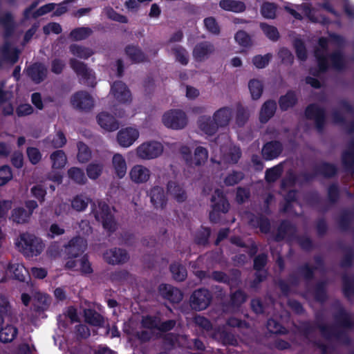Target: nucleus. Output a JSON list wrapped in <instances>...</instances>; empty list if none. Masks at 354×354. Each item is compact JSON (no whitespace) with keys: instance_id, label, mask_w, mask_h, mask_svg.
Here are the masks:
<instances>
[{"instance_id":"7c9ffc66","label":"nucleus","mask_w":354,"mask_h":354,"mask_svg":"<svg viewBox=\"0 0 354 354\" xmlns=\"http://www.w3.org/2000/svg\"><path fill=\"white\" fill-rule=\"evenodd\" d=\"M30 216V212H28L22 207H19L13 210L12 218L13 221L17 223H24L28 221Z\"/></svg>"},{"instance_id":"4be33fe9","label":"nucleus","mask_w":354,"mask_h":354,"mask_svg":"<svg viewBox=\"0 0 354 354\" xmlns=\"http://www.w3.org/2000/svg\"><path fill=\"white\" fill-rule=\"evenodd\" d=\"M142 324L149 328H158L161 330H168L174 327L175 322L170 320L160 324L156 319L147 317L143 319Z\"/></svg>"},{"instance_id":"69168bd1","label":"nucleus","mask_w":354,"mask_h":354,"mask_svg":"<svg viewBox=\"0 0 354 354\" xmlns=\"http://www.w3.org/2000/svg\"><path fill=\"white\" fill-rule=\"evenodd\" d=\"M61 30V26L57 23H50L44 27V32L47 35L50 33L58 34Z\"/></svg>"},{"instance_id":"7ed1b4c3","label":"nucleus","mask_w":354,"mask_h":354,"mask_svg":"<svg viewBox=\"0 0 354 354\" xmlns=\"http://www.w3.org/2000/svg\"><path fill=\"white\" fill-rule=\"evenodd\" d=\"M164 147L157 141H147L140 144L136 149V156L143 160L155 159L162 155Z\"/></svg>"},{"instance_id":"a18cd8bd","label":"nucleus","mask_w":354,"mask_h":354,"mask_svg":"<svg viewBox=\"0 0 354 354\" xmlns=\"http://www.w3.org/2000/svg\"><path fill=\"white\" fill-rule=\"evenodd\" d=\"M78 154L77 158L80 162H84L89 160L91 157V152L88 148L83 143L80 142L77 145Z\"/></svg>"},{"instance_id":"a878e982","label":"nucleus","mask_w":354,"mask_h":354,"mask_svg":"<svg viewBox=\"0 0 354 354\" xmlns=\"http://www.w3.org/2000/svg\"><path fill=\"white\" fill-rule=\"evenodd\" d=\"M52 161V167L54 170L60 169L64 167L67 162V159L63 151L58 150L50 155Z\"/></svg>"},{"instance_id":"5fc2aeb1","label":"nucleus","mask_w":354,"mask_h":354,"mask_svg":"<svg viewBox=\"0 0 354 354\" xmlns=\"http://www.w3.org/2000/svg\"><path fill=\"white\" fill-rule=\"evenodd\" d=\"M12 177L10 169L4 166L0 168V185H5Z\"/></svg>"},{"instance_id":"09e8293b","label":"nucleus","mask_w":354,"mask_h":354,"mask_svg":"<svg viewBox=\"0 0 354 354\" xmlns=\"http://www.w3.org/2000/svg\"><path fill=\"white\" fill-rule=\"evenodd\" d=\"M306 113L308 118H315L317 121L323 116L322 110L316 105L309 106L306 109Z\"/></svg>"},{"instance_id":"3c124183","label":"nucleus","mask_w":354,"mask_h":354,"mask_svg":"<svg viewBox=\"0 0 354 354\" xmlns=\"http://www.w3.org/2000/svg\"><path fill=\"white\" fill-rule=\"evenodd\" d=\"M27 155L30 162L34 165L38 163L41 158L40 151L38 149L35 147L28 148L27 149Z\"/></svg>"},{"instance_id":"a211bd4d","label":"nucleus","mask_w":354,"mask_h":354,"mask_svg":"<svg viewBox=\"0 0 354 354\" xmlns=\"http://www.w3.org/2000/svg\"><path fill=\"white\" fill-rule=\"evenodd\" d=\"M18 330L12 324H6L0 330V342L2 343L12 342L17 336Z\"/></svg>"},{"instance_id":"2f4dec72","label":"nucleus","mask_w":354,"mask_h":354,"mask_svg":"<svg viewBox=\"0 0 354 354\" xmlns=\"http://www.w3.org/2000/svg\"><path fill=\"white\" fill-rule=\"evenodd\" d=\"M207 157L208 155L207 150L202 147H198L195 150L194 158L191 160V164L201 165L205 162Z\"/></svg>"},{"instance_id":"49530a36","label":"nucleus","mask_w":354,"mask_h":354,"mask_svg":"<svg viewBox=\"0 0 354 354\" xmlns=\"http://www.w3.org/2000/svg\"><path fill=\"white\" fill-rule=\"evenodd\" d=\"M71 50L73 55L80 58H88L92 55V52L90 50L76 45L72 46Z\"/></svg>"},{"instance_id":"72a5a7b5","label":"nucleus","mask_w":354,"mask_h":354,"mask_svg":"<svg viewBox=\"0 0 354 354\" xmlns=\"http://www.w3.org/2000/svg\"><path fill=\"white\" fill-rule=\"evenodd\" d=\"M297 98L294 93L288 92L279 100V106L282 110H287L296 102Z\"/></svg>"},{"instance_id":"4d7b16f0","label":"nucleus","mask_w":354,"mask_h":354,"mask_svg":"<svg viewBox=\"0 0 354 354\" xmlns=\"http://www.w3.org/2000/svg\"><path fill=\"white\" fill-rule=\"evenodd\" d=\"M281 169L280 167H275L267 171L266 178L268 182L277 180L281 175Z\"/></svg>"},{"instance_id":"f704fd0d","label":"nucleus","mask_w":354,"mask_h":354,"mask_svg":"<svg viewBox=\"0 0 354 354\" xmlns=\"http://www.w3.org/2000/svg\"><path fill=\"white\" fill-rule=\"evenodd\" d=\"M240 158V151L239 149L234 147L233 148L230 149V151L227 153H225L222 158V160L219 162L221 163H235L238 161Z\"/></svg>"},{"instance_id":"ea45409f","label":"nucleus","mask_w":354,"mask_h":354,"mask_svg":"<svg viewBox=\"0 0 354 354\" xmlns=\"http://www.w3.org/2000/svg\"><path fill=\"white\" fill-rule=\"evenodd\" d=\"M68 174L69 177L77 183H84L86 181L83 171L78 168L70 169Z\"/></svg>"},{"instance_id":"f257e3e1","label":"nucleus","mask_w":354,"mask_h":354,"mask_svg":"<svg viewBox=\"0 0 354 354\" xmlns=\"http://www.w3.org/2000/svg\"><path fill=\"white\" fill-rule=\"evenodd\" d=\"M232 116V109L222 107L214 112L212 119L202 116L198 121L199 129L207 135L214 133L218 127H225L229 124Z\"/></svg>"},{"instance_id":"c03bdc74","label":"nucleus","mask_w":354,"mask_h":354,"mask_svg":"<svg viewBox=\"0 0 354 354\" xmlns=\"http://www.w3.org/2000/svg\"><path fill=\"white\" fill-rule=\"evenodd\" d=\"M127 54L135 62H142L145 56L140 49L135 46H129L126 49Z\"/></svg>"},{"instance_id":"393cba45","label":"nucleus","mask_w":354,"mask_h":354,"mask_svg":"<svg viewBox=\"0 0 354 354\" xmlns=\"http://www.w3.org/2000/svg\"><path fill=\"white\" fill-rule=\"evenodd\" d=\"M276 103L274 101L266 102L260 111V120L261 122H266L274 113Z\"/></svg>"},{"instance_id":"8fccbe9b","label":"nucleus","mask_w":354,"mask_h":354,"mask_svg":"<svg viewBox=\"0 0 354 354\" xmlns=\"http://www.w3.org/2000/svg\"><path fill=\"white\" fill-rule=\"evenodd\" d=\"M270 58H271V55L269 54H267L263 56L257 55L253 58L252 62H253L254 65L257 68H263L266 66L268 65L269 61L270 60Z\"/></svg>"},{"instance_id":"9d476101","label":"nucleus","mask_w":354,"mask_h":354,"mask_svg":"<svg viewBox=\"0 0 354 354\" xmlns=\"http://www.w3.org/2000/svg\"><path fill=\"white\" fill-rule=\"evenodd\" d=\"M87 246L86 241L80 237L71 239L65 246V252L67 256L78 257L86 250Z\"/></svg>"},{"instance_id":"c85d7f7f","label":"nucleus","mask_w":354,"mask_h":354,"mask_svg":"<svg viewBox=\"0 0 354 354\" xmlns=\"http://www.w3.org/2000/svg\"><path fill=\"white\" fill-rule=\"evenodd\" d=\"M248 88L253 100H258L262 95L263 86L259 80H252L248 83Z\"/></svg>"},{"instance_id":"ddd939ff","label":"nucleus","mask_w":354,"mask_h":354,"mask_svg":"<svg viewBox=\"0 0 354 354\" xmlns=\"http://www.w3.org/2000/svg\"><path fill=\"white\" fill-rule=\"evenodd\" d=\"M97 122L102 129L109 132L117 130L120 126L118 120L106 111L97 115Z\"/></svg>"},{"instance_id":"79ce46f5","label":"nucleus","mask_w":354,"mask_h":354,"mask_svg":"<svg viewBox=\"0 0 354 354\" xmlns=\"http://www.w3.org/2000/svg\"><path fill=\"white\" fill-rule=\"evenodd\" d=\"M234 39L238 44L241 47H248L252 44L250 37L243 31L237 32L235 35Z\"/></svg>"},{"instance_id":"0e129e2a","label":"nucleus","mask_w":354,"mask_h":354,"mask_svg":"<svg viewBox=\"0 0 354 354\" xmlns=\"http://www.w3.org/2000/svg\"><path fill=\"white\" fill-rule=\"evenodd\" d=\"M64 229L57 224H52L49 229L48 236L50 238H54L56 236L62 235L64 233Z\"/></svg>"},{"instance_id":"e2e57ef3","label":"nucleus","mask_w":354,"mask_h":354,"mask_svg":"<svg viewBox=\"0 0 354 354\" xmlns=\"http://www.w3.org/2000/svg\"><path fill=\"white\" fill-rule=\"evenodd\" d=\"M31 193L39 201H44L46 192L41 185H35L32 187Z\"/></svg>"},{"instance_id":"864d4df0","label":"nucleus","mask_w":354,"mask_h":354,"mask_svg":"<svg viewBox=\"0 0 354 354\" xmlns=\"http://www.w3.org/2000/svg\"><path fill=\"white\" fill-rule=\"evenodd\" d=\"M261 27L264 32V34L270 39L274 40L277 39L279 37V33L277 30L272 26L262 24Z\"/></svg>"},{"instance_id":"a19ab883","label":"nucleus","mask_w":354,"mask_h":354,"mask_svg":"<svg viewBox=\"0 0 354 354\" xmlns=\"http://www.w3.org/2000/svg\"><path fill=\"white\" fill-rule=\"evenodd\" d=\"M88 204V198L83 196H76L71 202L72 207L76 211H83Z\"/></svg>"},{"instance_id":"e433bc0d","label":"nucleus","mask_w":354,"mask_h":354,"mask_svg":"<svg viewBox=\"0 0 354 354\" xmlns=\"http://www.w3.org/2000/svg\"><path fill=\"white\" fill-rule=\"evenodd\" d=\"M218 200L217 202H216L215 196L212 198V201L214 202V210L216 212H226L229 209V203L220 193H218Z\"/></svg>"},{"instance_id":"bb28decb","label":"nucleus","mask_w":354,"mask_h":354,"mask_svg":"<svg viewBox=\"0 0 354 354\" xmlns=\"http://www.w3.org/2000/svg\"><path fill=\"white\" fill-rule=\"evenodd\" d=\"M168 194L178 202H182L186 198L184 189L175 183H169L167 187Z\"/></svg>"},{"instance_id":"4468645a","label":"nucleus","mask_w":354,"mask_h":354,"mask_svg":"<svg viewBox=\"0 0 354 354\" xmlns=\"http://www.w3.org/2000/svg\"><path fill=\"white\" fill-rule=\"evenodd\" d=\"M71 65L77 75L85 80V83L86 84L91 86H93L95 85V77L92 71L88 69L82 62L71 59Z\"/></svg>"},{"instance_id":"f03ea898","label":"nucleus","mask_w":354,"mask_h":354,"mask_svg":"<svg viewBox=\"0 0 354 354\" xmlns=\"http://www.w3.org/2000/svg\"><path fill=\"white\" fill-rule=\"evenodd\" d=\"M17 245L28 256H38L44 249L41 239L30 234H22L16 242Z\"/></svg>"},{"instance_id":"0eeeda50","label":"nucleus","mask_w":354,"mask_h":354,"mask_svg":"<svg viewBox=\"0 0 354 354\" xmlns=\"http://www.w3.org/2000/svg\"><path fill=\"white\" fill-rule=\"evenodd\" d=\"M129 175L133 183L142 184L150 179L151 173L147 167L142 165H136L131 168Z\"/></svg>"},{"instance_id":"774afa93","label":"nucleus","mask_w":354,"mask_h":354,"mask_svg":"<svg viewBox=\"0 0 354 354\" xmlns=\"http://www.w3.org/2000/svg\"><path fill=\"white\" fill-rule=\"evenodd\" d=\"M242 178V174L240 173H233L229 175L225 179V183L227 185H233L237 183Z\"/></svg>"},{"instance_id":"37998d69","label":"nucleus","mask_w":354,"mask_h":354,"mask_svg":"<svg viewBox=\"0 0 354 354\" xmlns=\"http://www.w3.org/2000/svg\"><path fill=\"white\" fill-rule=\"evenodd\" d=\"M173 53L176 57V59L181 64L185 65L188 62V57L185 50L180 46L174 47L173 49Z\"/></svg>"},{"instance_id":"20e7f679","label":"nucleus","mask_w":354,"mask_h":354,"mask_svg":"<svg viewBox=\"0 0 354 354\" xmlns=\"http://www.w3.org/2000/svg\"><path fill=\"white\" fill-rule=\"evenodd\" d=\"M163 124L169 129L178 130L185 128L187 118L185 112L179 109H171L165 112L162 117Z\"/></svg>"},{"instance_id":"b1692460","label":"nucleus","mask_w":354,"mask_h":354,"mask_svg":"<svg viewBox=\"0 0 354 354\" xmlns=\"http://www.w3.org/2000/svg\"><path fill=\"white\" fill-rule=\"evenodd\" d=\"M219 5L222 9L234 12H241L245 9L244 3L236 0H222Z\"/></svg>"},{"instance_id":"cd10ccee","label":"nucleus","mask_w":354,"mask_h":354,"mask_svg":"<svg viewBox=\"0 0 354 354\" xmlns=\"http://www.w3.org/2000/svg\"><path fill=\"white\" fill-rule=\"evenodd\" d=\"M29 75L36 82L41 81L46 75V69L41 64H35L28 69Z\"/></svg>"},{"instance_id":"680f3d73","label":"nucleus","mask_w":354,"mask_h":354,"mask_svg":"<svg viewBox=\"0 0 354 354\" xmlns=\"http://www.w3.org/2000/svg\"><path fill=\"white\" fill-rule=\"evenodd\" d=\"M66 141V138L63 133L59 132L54 136L53 140H50V145L55 148L62 147L65 145Z\"/></svg>"},{"instance_id":"de8ad7c7","label":"nucleus","mask_w":354,"mask_h":354,"mask_svg":"<svg viewBox=\"0 0 354 354\" xmlns=\"http://www.w3.org/2000/svg\"><path fill=\"white\" fill-rule=\"evenodd\" d=\"M91 33L88 28H80L74 30L71 33V37L75 40H81L86 38Z\"/></svg>"},{"instance_id":"4c0bfd02","label":"nucleus","mask_w":354,"mask_h":354,"mask_svg":"<svg viewBox=\"0 0 354 354\" xmlns=\"http://www.w3.org/2000/svg\"><path fill=\"white\" fill-rule=\"evenodd\" d=\"M171 272L173 277L177 281H183L187 276L185 269L179 264H173L171 266Z\"/></svg>"},{"instance_id":"c9c22d12","label":"nucleus","mask_w":354,"mask_h":354,"mask_svg":"<svg viewBox=\"0 0 354 354\" xmlns=\"http://www.w3.org/2000/svg\"><path fill=\"white\" fill-rule=\"evenodd\" d=\"M103 168L104 166L102 163H91L87 167V175L91 179H96L101 175Z\"/></svg>"},{"instance_id":"f8f14e48","label":"nucleus","mask_w":354,"mask_h":354,"mask_svg":"<svg viewBox=\"0 0 354 354\" xmlns=\"http://www.w3.org/2000/svg\"><path fill=\"white\" fill-rule=\"evenodd\" d=\"M210 302V295L207 290H198L195 291L192 296V306L198 310H201L207 307Z\"/></svg>"},{"instance_id":"6e6552de","label":"nucleus","mask_w":354,"mask_h":354,"mask_svg":"<svg viewBox=\"0 0 354 354\" xmlns=\"http://www.w3.org/2000/svg\"><path fill=\"white\" fill-rule=\"evenodd\" d=\"M97 220L102 223L104 227L112 230L115 227L112 209L106 204L100 205L99 210L96 212Z\"/></svg>"},{"instance_id":"39448f33","label":"nucleus","mask_w":354,"mask_h":354,"mask_svg":"<svg viewBox=\"0 0 354 354\" xmlns=\"http://www.w3.org/2000/svg\"><path fill=\"white\" fill-rule=\"evenodd\" d=\"M140 133L137 128L128 127L120 129L117 134L118 144L122 147H129L139 138Z\"/></svg>"},{"instance_id":"bf43d9fd","label":"nucleus","mask_w":354,"mask_h":354,"mask_svg":"<svg viewBox=\"0 0 354 354\" xmlns=\"http://www.w3.org/2000/svg\"><path fill=\"white\" fill-rule=\"evenodd\" d=\"M78 271L81 272L82 274H90L93 272L91 263L86 256L80 258V266Z\"/></svg>"},{"instance_id":"423d86ee","label":"nucleus","mask_w":354,"mask_h":354,"mask_svg":"<svg viewBox=\"0 0 354 354\" xmlns=\"http://www.w3.org/2000/svg\"><path fill=\"white\" fill-rule=\"evenodd\" d=\"M71 103L72 106L77 109L87 111L94 106L95 101L89 93L84 91H80L72 96Z\"/></svg>"},{"instance_id":"603ef678","label":"nucleus","mask_w":354,"mask_h":354,"mask_svg":"<svg viewBox=\"0 0 354 354\" xmlns=\"http://www.w3.org/2000/svg\"><path fill=\"white\" fill-rule=\"evenodd\" d=\"M297 9L301 10L304 16L313 21H319V19L315 16V10H312L307 4L297 6Z\"/></svg>"},{"instance_id":"58836bf2","label":"nucleus","mask_w":354,"mask_h":354,"mask_svg":"<svg viewBox=\"0 0 354 354\" xmlns=\"http://www.w3.org/2000/svg\"><path fill=\"white\" fill-rule=\"evenodd\" d=\"M276 10L277 8L274 4L267 2L262 5L261 12L264 17L273 19L276 16Z\"/></svg>"},{"instance_id":"052dcab7","label":"nucleus","mask_w":354,"mask_h":354,"mask_svg":"<svg viewBox=\"0 0 354 354\" xmlns=\"http://www.w3.org/2000/svg\"><path fill=\"white\" fill-rule=\"evenodd\" d=\"M206 28L212 33L217 34L219 32V28L214 18L209 17L204 21Z\"/></svg>"},{"instance_id":"5701e85b","label":"nucleus","mask_w":354,"mask_h":354,"mask_svg":"<svg viewBox=\"0 0 354 354\" xmlns=\"http://www.w3.org/2000/svg\"><path fill=\"white\" fill-rule=\"evenodd\" d=\"M32 304L37 308L44 310L50 303V297L44 293L34 290L32 292Z\"/></svg>"},{"instance_id":"aec40b11","label":"nucleus","mask_w":354,"mask_h":354,"mask_svg":"<svg viewBox=\"0 0 354 354\" xmlns=\"http://www.w3.org/2000/svg\"><path fill=\"white\" fill-rule=\"evenodd\" d=\"M214 50L213 46L208 43H203L196 46L193 56L196 61L206 59Z\"/></svg>"},{"instance_id":"473e14b6","label":"nucleus","mask_w":354,"mask_h":354,"mask_svg":"<svg viewBox=\"0 0 354 354\" xmlns=\"http://www.w3.org/2000/svg\"><path fill=\"white\" fill-rule=\"evenodd\" d=\"M84 319L86 322L93 326H100L103 322L101 315L91 310H84Z\"/></svg>"},{"instance_id":"c756f323","label":"nucleus","mask_w":354,"mask_h":354,"mask_svg":"<svg viewBox=\"0 0 354 354\" xmlns=\"http://www.w3.org/2000/svg\"><path fill=\"white\" fill-rule=\"evenodd\" d=\"M12 315V310L7 299L0 297V324L9 320Z\"/></svg>"},{"instance_id":"6ab92c4d","label":"nucleus","mask_w":354,"mask_h":354,"mask_svg":"<svg viewBox=\"0 0 354 354\" xmlns=\"http://www.w3.org/2000/svg\"><path fill=\"white\" fill-rule=\"evenodd\" d=\"M151 201L156 208H162L166 204L167 198L162 188L154 187L150 192Z\"/></svg>"},{"instance_id":"1a4fd4ad","label":"nucleus","mask_w":354,"mask_h":354,"mask_svg":"<svg viewBox=\"0 0 354 354\" xmlns=\"http://www.w3.org/2000/svg\"><path fill=\"white\" fill-rule=\"evenodd\" d=\"M7 277L0 279L4 281L7 278H15L19 281H24L28 272L25 267L17 262L11 263L6 268Z\"/></svg>"},{"instance_id":"dca6fc26","label":"nucleus","mask_w":354,"mask_h":354,"mask_svg":"<svg viewBox=\"0 0 354 354\" xmlns=\"http://www.w3.org/2000/svg\"><path fill=\"white\" fill-rule=\"evenodd\" d=\"M104 260L110 264L123 263L128 259V255L125 251L121 249H111L104 254Z\"/></svg>"},{"instance_id":"f3484780","label":"nucleus","mask_w":354,"mask_h":354,"mask_svg":"<svg viewBox=\"0 0 354 354\" xmlns=\"http://www.w3.org/2000/svg\"><path fill=\"white\" fill-rule=\"evenodd\" d=\"M159 292L163 297L174 303L180 301L183 298L181 292L178 289L174 288L170 285H160L159 287Z\"/></svg>"},{"instance_id":"6e6d98bb","label":"nucleus","mask_w":354,"mask_h":354,"mask_svg":"<svg viewBox=\"0 0 354 354\" xmlns=\"http://www.w3.org/2000/svg\"><path fill=\"white\" fill-rule=\"evenodd\" d=\"M105 13L106 16L110 18L111 19H113L114 21L121 22V23H127V19L126 17L121 15L120 14H118L115 12L112 8H106L105 10Z\"/></svg>"},{"instance_id":"13d9d810","label":"nucleus","mask_w":354,"mask_h":354,"mask_svg":"<svg viewBox=\"0 0 354 354\" xmlns=\"http://www.w3.org/2000/svg\"><path fill=\"white\" fill-rule=\"evenodd\" d=\"M77 257L68 256L65 265L66 268L69 270L78 271L80 266V259H77Z\"/></svg>"},{"instance_id":"9b49d317","label":"nucleus","mask_w":354,"mask_h":354,"mask_svg":"<svg viewBox=\"0 0 354 354\" xmlns=\"http://www.w3.org/2000/svg\"><path fill=\"white\" fill-rule=\"evenodd\" d=\"M111 95L118 102L122 104L127 103L131 99L130 91L126 85L120 82L113 84L111 87Z\"/></svg>"},{"instance_id":"2eb2a0df","label":"nucleus","mask_w":354,"mask_h":354,"mask_svg":"<svg viewBox=\"0 0 354 354\" xmlns=\"http://www.w3.org/2000/svg\"><path fill=\"white\" fill-rule=\"evenodd\" d=\"M111 168L115 176L122 178L125 176L127 170L126 160L122 155L115 153L112 158Z\"/></svg>"},{"instance_id":"412c9836","label":"nucleus","mask_w":354,"mask_h":354,"mask_svg":"<svg viewBox=\"0 0 354 354\" xmlns=\"http://www.w3.org/2000/svg\"><path fill=\"white\" fill-rule=\"evenodd\" d=\"M281 151V145L277 142L267 143L262 149L263 156L266 160H271L277 157Z\"/></svg>"},{"instance_id":"338daca9","label":"nucleus","mask_w":354,"mask_h":354,"mask_svg":"<svg viewBox=\"0 0 354 354\" xmlns=\"http://www.w3.org/2000/svg\"><path fill=\"white\" fill-rule=\"evenodd\" d=\"M295 46L298 57L301 60L305 59L306 57V53L302 41L300 40H297L295 42Z\"/></svg>"}]
</instances>
